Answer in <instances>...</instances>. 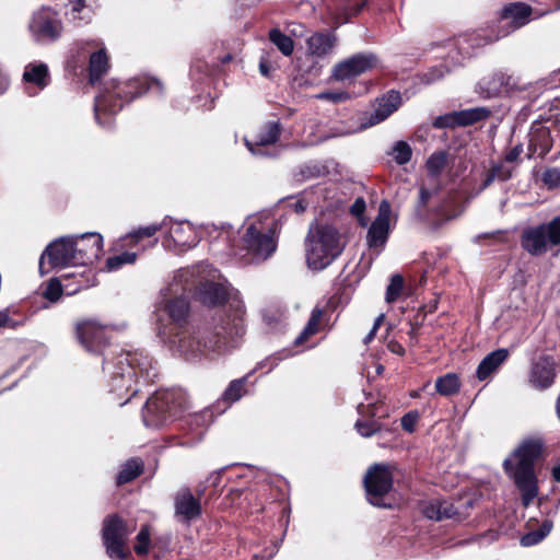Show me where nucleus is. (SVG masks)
Returning <instances> with one entry per match:
<instances>
[{
  "label": "nucleus",
  "instance_id": "5701e85b",
  "mask_svg": "<svg viewBox=\"0 0 560 560\" xmlns=\"http://www.w3.org/2000/svg\"><path fill=\"white\" fill-rule=\"evenodd\" d=\"M175 514L185 522H190L201 514L199 500L188 489H183L176 494Z\"/></svg>",
  "mask_w": 560,
  "mask_h": 560
},
{
  "label": "nucleus",
  "instance_id": "72a5a7b5",
  "mask_svg": "<svg viewBox=\"0 0 560 560\" xmlns=\"http://www.w3.org/2000/svg\"><path fill=\"white\" fill-rule=\"evenodd\" d=\"M322 317L323 311L320 308L316 307L312 311L305 327L294 340V343L296 346L304 343L307 339H310L312 336L319 331Z\"/></svg>",
  "mask_w": 560,
  "mask_h": 560
},
{
  "label": "nucleus",
  "instance_id": "ddd939ff",
  "mask_svg": "<svg viewBox=\"0 0 560 560\" xmlns=\"http://www.w3.org/2000/svg\"><path fill=\"white\" fill-rule=\"evenodd\" d=\"M51 268H66L70 266H80L74 252L73 240L71 236H62L51 242L39 259V270L45 273V259Z\"/></svg>",
  "mask_w": 560,
  "mask_h": 560
},
{
  "label": "nucleus",
  "instance_id": "f8f14e48",
  "mask_svg": "<svg viewBox=\"0 0 560 560\" xmlns=\"http://www.w3.org/2000/svg\"><path fill=\"white\" fill-rule=\"evenodd\" d=\"M364 487L369 502L375 506L386 508L384 497L393 487V474L387 465L375 464L364 477Z\"/></svg>",
  "mask_w": 560,
  "mask_h": 560
},
{
  "label": "nucleus",
  "instance_id": "3c124183",
  "mask_svg": "<svg viewBox=\"0 0 560 560\" xmlns=\"http://www.w3.org/2000/svg\"><path fill=\"white\" fill-rule=\"evenodd\" d=\"M424 515L434 521H442V512L440 506V501L431 502L423 509Z\"/></svg>",
  "mask_w": 560,
  "mask_h": 560
},
{
  "label": "nucleus",
  "instance_id": "79ce46f5",
  "mask_svg": "<svg viewBox=\"0 0 560 560\" xmlns=\"http://www.w3.org/2000/svg\"><path fill=\"white\" fill-rule=\"evenodd\" d=\"M137 259V254L131 252H124L119 255L108 257L106 260V270L116 271L124 265L133 264Z\"/></svg>",
  "mask_w": 560,
  "mask_h": 560
},
{
  "label": "nucleus",
  "instance_id": "e2e57ef3",
  "mask_svg": "<svg viewBox=\"0 0 560 560\" xmlns=\"http://www.w3.org/2000/svg\"><path fill=\"white\" fill-rule=\"evenodd\" d=\"M14 327L15 324L12 323V320L10 319V316H9V313L7 310L4 311H0V327Z\"/></svg>",
  "mask_w": 560,
  "mask_h": 560
},
{
  "label": "nucleus",
  "instance_id": "c03bdc74",
  "mask_svg": "<svg viewBox=\"0 0 560 560\" xmlns=\"http://www.w3.org/2000/svg\"><path fill=\"white\" fill-rule=\"evenodd\" d=\"M404 289V278L400 275H394L387 285L385 301L387 303L395 302L401 294Z\"/></svg>",
  "mask_w": 560,
  "mask_h": 560
},
{
  "label": "nucleus",
  "instance_id": "6e6552de",
  "mask_svg": "<svg viewBox=\"0 0 560 560\" xmlns=\"http://www.w3.org/2000/svg\"><path fill=\"white\" fill-rule=\"evenodd\" d=\"M183 411V397L175 390H158L148 398L142 410L145 427L162 428Z\"/></svg>",
  "mask_w": 560,
  "mask_h": 560
},
{
  "label": "nucleus",
  "instance_id": "f03ea898",
  "mask_svg": "<svg viewBox=\"0 0 560 560\" xmlns=\"http://www.w3.org/2000/svg\"><path fill=\"white\" fill-rule=\"evenodd\" d=\"M103 370L107 375L109 392L117 395L119 405L124 406L139 392V384H149L158 373L152 358L142 351L120 352L113 360H105Z\"/></svg>",
  "mask_w": 560,
  "mask_h": 560
},
{
  "label": "nucleus",
  "instance_id": "5fc2aeb1",
  "mask_svg": "<svg viewBox=\"0 0 560 560\" xmlns=\"http://www.w3.org/2000/svg\"><path fill=\"white\" fill-rule=\"evenodd\" d=\"M378 407H380V402H368L366 405L364 404H360L358 406V412L361 415V416H368L370 418H373L375 416L378 415Z\"/></svg>",
  "mask_w": 560,
  "mask_h": 560
},
{
  "label": "nucleus",
  "instance_id": "a19ab883",
  "mask_svg": "<svg viewBox=\"0 0 560 560\" xmlns=\"http://www.w3.org/2000/svg\"><path fill=\"white\" fill-rule=\"evenodd\" d=\"M390 155L398 165H405L410 161L412 150L406 141H397L393 145Z\"/></svg>",
  "mask_w": 560,
  "mask_h": 560
},
{
  "label": "nucleus",
  "instance_id": "a878e982",
  "mask_svg": "<svg viewBox=\"0 0 560 560\" xmlns=\"http://www.w3.org/2000/svg\"><path fill=\"white\" fill-rule=\"evenodd\" d=\"M552 148L550 130L542 126H533L529 132L528 158H544Z\"/></svg>",
  "mask_w": 560,
  "mask_h": 560
},
{
  "label": "nucleus",
  "instance_id": "6e6d98bb",
  "mask_svg": "<svg viewBox=\"0 0 560 560\" xmlns=\"http://www.w3.org/2000/svg\"><path fill=\"white\" fill-rule=\"evenodd\" d=\"M433 126L436 128H446V127L457 126V120L455 119V112L453 114L439 116L434 120Z\"/></svg>",
  "mask_w": 560,
  "mask_h": 560
},
{
  "label": "nucleus",
  "instance_id": "4c0bfd02",
  "mask_svg": "<svg viewBox=\"0 0 560 560\" xmlns=\"http://www.w3.org/2000/svg\"><path fill=\"white\" fill-rule=\"evenodd\" d=\"M447 164V153L438 151L432 153L425 162L428 174L431 177H439Z\"/></svg>",
  "mask_w": 560,
  "mask_h": 560
},
{
  "label": "nucleus",
  "instance_id": "f3484780",
  "mask_svg": "<svg viewBox=\"0 0 560 560\" xmlns=\"http://www.w3.org/2000/svg\"><path fill=\"white\" fill-rule=\"evenodd\" d=\"M375 56L373 54H355L338 62L332 69V78L345 81L355 78L373 67Z\"/></svg>",
  "mask_w": 560,
  "mask_h": 560
},
{
  "label": "nucleus",
  "instance_id": "8fccbe9b",
  "mask_svg": "<svg viewBox=\"0 0 560 560\" xmlns=\"http://www.w3.org/2000/svg\"><path fill=\"white\" fill-rule=\"evenodd\" d=\"M544 183L549 187H557L560 185V170L559 168H548L542 174Z\"/></svg>",
  "mask_w": 560,
  "mask_h": 560
},
{
  "label": "nucleus",
  "instance_id": "7ed1b4c3",
  "mask_svg": "<svg viewBox=\"0 0 560 560\" xmlns=\"http://www.w3.org/2000/svg\"><path fill=\"white\" fill-rule=\"evenodd\" d=\"M145 92L162 94L163 84L159 80L148 77L133 78L125 82L112 80L105 83L94 102L96 124L103 128H109L113 117L122 108L124 104Z\"/></svg>",
  "mask_w": 560,
  "mask_h": 560
},
{
  "label": "nucleus",
  "instance_id": "bf43d9fd",
  "mask_svg": "<svg viewBox=\"0 0 560 560\" xmlns=\"http://www.w3.org/2000/svg\"><path fill=\"white\" fill-rule=\"evenodd\" d=\"M365 207H366V205H365L364 199L361 197L357 198L350 208V212L355 217H361V215H363V213L365 211Z\"/></svg>",
  "mask_w": 560,
  "mask_h": 560
},
{
  "label": "nucleus",
  "instance_id": "7c9ffc66",
  "mask_svg": "<svg viewBox=\"0 0 560 560\" xmlns=\"http://www.w3.org/2000/svg\"><path fill=\"white\" fill-rule=\"evenodd\" d=\"M108 69V57L104 48L93 52L90 57V82L94 84L98 81Z\"/></svg>",
  "mask_w": 560,
  "mask_h": 560
},
{
  "label": "nucleus",
  "instance_id": "393cba45",
  "mask_svg": "<svg viewBox=\"0 0 560 560\" xmlns=\"http://www.w3.org/2000/svg\"><path fill=\"white\" fill-rule=\"evenodd\" d=\"M532 15V8L525 3H512L504 7L501 11V22L515 31L526 25Z\"/></svg>",
  "mask_w": 560,
  "mask_h": 560
},
{
  "label": "nucleus",
  "instance_id": "b1692460",
  "mask_svg": "<svg viewBox=\"0 0 560 560\" xmlns=\"http://www.w3.org/2000/svg\"><path fill=\"white\" fill-rule=\"evenodd\" d=\"M23 80L26 83L27 93L35 95L49 83L48 68L45 63H30L25 67Z\"/></svg>",
  "mask_w": 560,
  "mask_h": 560
},
{
  "label": "nucleus",
  "instance_id": "052dcab7",
  "mask_svg": "<svg viewBox=\"0 0 560 560\" xmlns=\"http://www.w3.org/2000/svg\"><path fill=\"white\" fill-rule=\"evenodd\" d=\"M317 98L328 100L331 102H339L345 98L343 93L323 92L317 95Z\"/></svg>",
  "mask_w": 560,
  "mask_h": 560
},
{
  "label": "nucleus",
  "instance_id": "ea45409f",
  "mask_svg": "<svg viewBox=\"0 0 560 560\" xmlns=\"http://www.w3.org/2000/svg\"><path fill=\"white\" fill-rule=\"evenodd\" d=\"M166 226L167 218H165L161 223H153L148 226L139 228L133 232L129 233L127 236L131 237L137 243L143 237H151L159 231L165 230Z\"/></svg>",
  "mask_w": 560,
  "mask_h": 560
},
{
  "label": "nucleus",
  "instance_id": "2f4dec72",
  "mask_svg": "<svg viewBox=\"0 0 560 560\" xmlns=\"http://www.w3.org/2000/svg\"><path fill=\"white\" fill-rule=\"evenodd\" d=\"M514 167L508 165V163L498 162L492 163L490 170L487 172L482 184L481 189H486L489 187L494 180L505 182L512 177Z\"/></svg>",
  "mask_w": 560,
  "mask_h": 560
},
{
  "label": "nucleus",
  "instance_id": "37998d69",
  "mask_svg": "<svg viewBox=\"0 0 560 560\" xmlns=\"http://www.w3.org/2000/svg\"><path fill=\"white\" fill-rule=\"evenodd\" d=\"M150 537L151 532L148 525L141 527L140 532L136 536V545L133 547L135 552L138 556H144L149 552L150 549Z\"/></svg>",
  "mask_w": 560,
  "mask_h": 560
},
{
  "label": "nucleus",
  "instance_id": "9b49d317",
  "mask_svg": "<svg viewBox=\"0 0 560 560\" xmlns=\"http://www.w3.org/2000/svg\"><path fill=\"white\" fill-rule=\"evenodd\" d=\"M28 32L35 43L49 45L61 38L63 23L56 10L42 7L32 13Z\"/></svg>",
  "mask_w": 560,
  "mask_h": 560
},
{
  "label": "nucleus",
  "instance_id": "58836bf2",
  "mask_svg": "<svg viewBox=\"0 0 560 560\" xmlns=\"http://www.w3.org/2000/svg\"><path fill=\"white\" fill-rule=\"evenodd\" d=\"M245 383L246 377L232 381L223 393V400L232 404L241 399L246 393Z\"/></svg>",
  "mask_w": 560,
  "mask_h": 560
},
{
  "label": "nucleus",
  "instance_id": "a211bd4d",
  "mask_svg": "<svg viewBox=\"0 0 560 560\" xmlns=\"http://www.w3.org/2000/svg\"><path fill=\"white\" fill-rule=\"evenodd\" d=\"M71 237L80 266H85L98 258L103 250V237L101 234L89 232Z\"/></svg>",
  "mask_w": 560,
  "mask_h": 560
},
{
  "label": "nucleus",
  "instance_id": "dca6fc26",
  "mask_svg": "<svg viewBox=\"0 0 560 560\" xmlns=\"http://www.w3.org/2000/svg\"><path fill=\"white\" fill-rule=\"evenodd\" d=\"M392 206L387 200H382L378 212L366 234V244L370 248L381 250L386 244L390 232Z\"/></svg>",
  "mask_w": 560,
  "mask_h": 560
},
{
  "label": "nucleus",
  "instance_id": "2eb2a0df",
  "mask_svg": "<svg viewBox=\"0 0 560 560\" xmlns=\"http://www.w3.org/2000/svg\"><path fill=\"white\" fill-rule=\"evenodd\" d=\"M167 236L163 241L166 248L184 252L195 247L199 242L196 229L188 221L173 222L167 218Z\"/></svg>",
  "mask_w": 560,
  "mask_h": 560
},
{
  "label": "nucleus",
  "instance_id": "09e8293b",
  "mask_svg": "<svg viewBox=\"0 0 560 560\" xmlns=\"http://www.w3.org/2000/svg\"><path fill=\"white\" fill-rule=\"evenodd\" d=\"M447 72H448V69L443 65L433 67L428 72H425L423 74L422 81L425 84H431V83L442 79Z\"/></svg>",
  "mask_w": 560,
  "mask_h": 560
},
{
  "label": "nucleus",
  "instance_id": "39448f33",
  "mask_svg": "<svg viewBox=\"0 0 560 560\" xmlns=\"http://www.w3.org/2000/svg\"><path fill=\"white\" fill-rule=\"evenodd\" d=\"M345 241L332 225H312L305 241L306 262L312 270L328 267L343 250Z\"/></svg>",
  "mask_w": 560,
  "mask_h": 560
},
{
  "label": "nucleus",
  "instance_id": "9d476101",
  "mask_svg": "<svg viewBox=\"0 0 560 560\" xmlns=\"http://www.w3.org/2000/svg\"><path fill=\"white\" fill-rule=\"evenodd\" d=\"M136 529L133 522L128 523L118 515H109L103 522L102 538L107 556L113 560H125L130 551L127 540Z\"/></svg>",
  "mask_w": 560,
  "mask_h": 560
},
{
  "label": "nucleus",
  "instance_id": "a18cd8bd",
  "mask_svg": "<svg viewBox=\"0 0 560 560\" xmlns=\"http://www.w3.org/2000/svg\"><path fill=\"white\" fill-rule=\"evenodd\" d=\"M354 428L362 438H371L372 435L381 431L382 425L378 421L373 419H359L357 420Z\"/></svg>",
  "mask_w": 560,
  "mask_h": 560
},
{
  "label": "nucleus",
  "instance_id": "bb28decb",
  "mask_svg": "<svg viewBox=\"0 0 560 560\" xmlns=\"http://www.w3.org/2000/svg\"><path fill=\"white\" fill-rule=\"evenodd\" d=\"M401 104V96L399 92L390 91L386 96H384L374 113L371 114L369 122L364 125V127L374 126L380 124L389 117Z\"/></svg>",
  "mask_w": 560,
  "mask_h": 560
},
{
  "label": "nucleus",
  "instance_id": "680f3d73",
  "mask_svg": "<svg viewBox=\"0 0 560 560\" xmlns=\"http://www.w3.org/2000/svg\"><path fill=\"white\" fill-rule=\"evenodd\" d=\"M387 348L390 352H393L395 354H398V355L405 354V348L402 347V345H400L396 340H390L387 345Z\"/></svg>",
  "mask_w": 560,
  "mask_h": 560
},
{
  "label": "nucleus",
  "instance_id": "aec40b11",
  "mask_svg": "<svg viewBox=\"0 0 560 560\" xmlns=\"http://www.w3.org/2000/svg\"><path fill=\"white\" fill-rule=\"evenodd\" d=\"M556 361L550 355L540 357L532 366L529 383L537 389L550 387L556 378Z\"/></svg>",
  "mask_w": 560,
  "mask_h": 560
},
{
  "label": "nucleus",
  "instance_id": "412c9836",
  "mask_svg": "<svg viewBox=\"0 0 560 560\" xmlns=\"http://www.w3.org/2000/svg\"><path fill=\"white\" fill-rule=\"evenodd\" d=\"M338 37L334 31L316 32L306 39V51L313 58L323 59L334 52Z\"/></svg>",
  "mask_w": 560,
  "mask_h": 560
},
{
  "label": "nucleus",
  "instance_id": "423d86ee",
  "mask_svg": "<svg viewBox=\"0 0 560 560\" xmlns=\"http://www.w3.org/2000/svg\"><path fill=\"white\" fill-rule=\"evenodd\" d=\"M259 217H249L242 237L238 257L245 264H259L268 259L277 249L275 233L269 224Z\"/></svg>",
  "mask_w": 560,
  "mask_h": 560
},
{
  "label": "nucleus",
  "instance_id": "e433bc0d",
  "mask_svg": "<svg viewBox=\"0 0 560 560\" xmlns=\"http://www.w3.org/2000/svg\"><path fill=\"white\" fill-rule=\"evenodd\" d=\"M270 42L287 57L291 56L294 50V43L292 38L278 28H272L269 32Z\"/></svg>",
  "mask_w": 560,
  "mask_h": 560
},
{
  "label": "nucleus",
  "instance_id": "13d9d810",
  "mask_svg": "<svg viewBox=\"0 0 560 560\" xmlns=\"http://www.w3.org/2000/svg\"><path fill=\"white\" fill-rule=\"evenodd\" d=\"M442 520L452 518L456 515L457 511L454 505L446 501H440Z\"/></svg>",
  "mask_w": 560,
  "mask_h": 560
},
{
  "label": "nucleus",
  "instance_id": "de8ad7c7",
  "mask_svg": "<svg viewBox=\"0 0 560 560\" xmlns=\"http://www.w3.org/2000/svg\"><path fill=\"white\" fill-rule=\"evenodd\" d=\"M304 179L317 178L326 174V167L317 162L304 164L300 170Z\"/></svg>",
  "mask_w": 560,
  "mask_h": 560
},
{
  "label": "nucleus",
  "instance_id": "338daca9",
  "mask_svg": "<svg viewBox=\"0 0 560 560\" xmlns=\"http://www.w3.org/2000/svg\"><path fill=\"white\" fill-rule=\"evenodd\" d=\"M551 524L549 522H545L537 530L541 534L544 533V538L550 533Z\"/></svg>",
  "mask_w": 560,
  "mask_h": 560
},
{
  "label": "nucleus",
  "instance_id": "1a4fd4ad",
  "mask_svg": "<svg viewBox=\"0 0 560 560\" xmlns=\"http://www.w3.org/2000/svg\"><path fill=\"white\" fill-rule=\"evenodd\" d=\"M524 250L533 256H541L548 250L560 247V215L547 223L525 229L521 236Z\"/></svg>",
  "mask_w": 560,
  "mask_h": 560
},
{
  "label": "nucleus",
  "instance_id": "cd10ccee",
  "mask_svg": "<svg viewBox=\"0 0 560 560\" xmlns=\"http://www.w3.org/2000/svg\"><path fill=\"white\" fill-rule=\"evenodd\" d=\"M509 350L505 348L497 349L487 354L479 363L476 376L479 381L487 380L492 373L497 372L498 369L508 360Z\"/></svg>",
  "mask_w": 560,
  "mask_h": 560
},
{
  "label": "nucleus",
  "instance_id": "49530a36",
  "mask_svg": "<svg viewBox=\"0 0 560 560\" xmlns=\"http://www.w3.org/2000/svg\"><path fill=\"white\" fill-rule=\"evenodd\" d=\"M61 294V281L58 278L50 279L43 292V296L50 302H57L60 299Z\"/></svg>",
  "mask_w": 560,
  "mask_h": 560
},
{
  "label": "nucleus",
  "instance_id": "0eeeda50",
  "mask_svg": "<svg viewBox=\"0 0 560 560\" xmlns=\"http://www.w3.org/2000/svg\"><path fill=\"white\" fill-rule=\"evenodd\" d=\"M188 270H179L172 283L161 291L162 300L158 306L159 313H164L171 319V326L164 327L166 331H177L184 328L189 314V300L187 295ZM162 329L161 327L159 330Z\"/></svg>",
  "mask_w": 560,
  "mask_h": 560
},
{
  "label": "nucleus",
  "instance_id": "4d7b16f0",
  "mask_svg": "<svg viewBox=\"0 0 560 560\" xmlns=\"http://www.w3.org/2000/svg\"><path fill=\"white\" fill-rule=\"evenodd\" d=\"M522 153L523 144L518 143L505 153L503 161L508 164L515 163L520 160Z\"/></svg>",
  "mask_w": 560,
  "mask_h": 560
},
{
  "label": "nucleus",
  "instance_id": "c85d7f7f",
  "mask_svg": "<svg viewBox=\"0 0 560 560\" xmlns=\"http://www.w3.org/2000/svg\"><path fill=\"white\" fill-rule=\"evenodd\" d=\"M198 296L205 305L218 306L225 302L228 290L223 284L206 282L200 285Z\"/></svg>",
  "mask_w": 560,
  "mask_h": 560
},
{
  "label": "nucleus",
  "instance_id": "f257e3e1",
  "mask_svg": "<svg viewBox=\"0 0 560 560\" xmlns=\"http://www.w3.org/2000/svg\"><path fill=\"white\" fill-rule=\"evenodd\" d=\"M244 334L241 314L222 322L214 328L184 327L177 331L160 329L161 340L168 347L173 354L186 361H199L211 353L221 354L236 347V339Z\"/></svg>",
  "mask_w": 560,
  "mask_h": 560
},
{
  "label": "nucleus",
  "instance_id": "c9c22d12",
  "mask_svg": "<svg viewBox=\"0 0 560 560\" xmlns=\"http://www.w3.org/2000/svg\"><path fill=\"white\" fill-rule=\"evenodd\" d=\"M143 470V463L140 459L131 458L127 460L119 474L117 475V485H124L132 481L139 475H141Z\"/></svg>",
  "mask_w": 560,
  "mask_h": 560
},
{
  "label": "nucleus",
  "instance_id": "20e7f679",
  "mask_svg": "<svg viewBox=\"0 0 560 560\" xmlns=\"http://www.w3.org/2000/svg\"><path fill=\"white\" fill-rule=\"evenodd\" d=\"M542 448L540 439H526L503 463L505 472L521 493L524 506H528L538 495V479L534 466L541 456Z\"/></svg>",
  "mask_w": 560,
  "mask_h": 560
},
{
  "label": "nucleus",
  "instance_id": "774afa93",
  "mask_svg": "<svg viewBox=\"0 0 560 560\" xmlns=\"http://www.w3.org/2000/svg\"><path fill=\"white\" fill-rule=\"evenodd\" d=\"M551 475L555 481L560 482V464L552 468Z\"/></svg>",
  "mask_w": 560,
  "mask_h": 560
},
{
  "label": "nucleus",
  "instance_id": "603ef678",
  "mask_svg": "<svg viewBox=\"0 0 560 560\" xmlns=\"http://www.w3.org/2000/svg\"><path fill=\"white\" fill-rule=\"evenodd\" d=\"M544 539V533H539L538 530L529 532L522 536L521 545L524 547H530L539 544Z\"/></svg>",
  "mask_w": 560,
  "mask_h": 560
},
{
  "label": "nucleus",
  "instance_id": "69168bd1",
  "mask_svg": "<svg viewBox=\"0 0 560 560\" xmlns=\"http://www.w3.org/2000/svg\"><path fill=\"white\" fill-rule=\"evenodd\" d=\"M289 206L296 213H301V212L305 211V209H306V203L303 200H294V201L290 202Z\"/></svg>",
  "mask_w": 560,
  "mask_h": 560
},
{
  "label": "nucleus",
  "instance_id": "473e14b6",
  "mask_svg": "<svg viewBox=\"0 0 560 560\" xmlns=\"http://www.w3.org/2000/svg\"><path fill=\"white\" fill-rule=\"evenodd\" d=\"M490 115L491 110L481 106L455 112V119L457 126H469L487 119Z\"/></svg>",
  "mask_w": 560,
  "mask_h": 560
},
{
  "label": "nucleus",
  "instance_id": "0e129e2a",
  "mask_svg": "<svg viewBox=\"0 0 560 560\" xmlns=\"http://www.w3.org/2000/svg\"><path fill=\"white\" fill-rule=\"evenodd\" d=\"M430 198H431V192L427 188L421 187L420 195H419V203L421 206H425Z\"/></svg>",
  "mask_w": 560,
  "mask_h": 560
},
{
  "label": "nucleus",
  "instance_id": "4468645a",
  "mask_svg": "<svg viewBox=\"0 0 560 560\" xmlns=\"http://www.w3.org/2000/svg\"><path fill=\"white\" fill-rule=\"evenodd\" d=\"M518 78L503 71H495L482 78L476 85V93L485 98H493L521 90Z\"/></svg>",
  "mask_w": 560,
  "mask_h": 560
},
{
  "label": "nucleus",
  "instance_id": "c756f323",
  "mask_svg": "<svg viewBox=\"0 0 560 560\" xmlns=\"http://www.w3.org/2000/svg\"><path fill=\"white\" fill-rule=\"evenodd\" d=\"M66 15L77 25L89 23L92 19V10L85 4V0H66Z\"/></svg>",
  "mask_w": 560,
  "mask_h": 560
},
{
  "label": "nucleus",
  "instance_id": "864d4df0",
  "mask_svg": "<svg viewBox=\"0 0 560 560\" xmlns=\"http://www.w3.org/2000/svg\"><path fill=\"white\" fill-rule=\"evenodd\" d=\"M417 412H408L401 418V427L405 431L412 433L416 429V424L418 421Z\"/></svg>",
  "mask_w": 560,
  "mask_h": 560
},
{
  "label": "nucleus",
  "instance_id": "4be33fe9",
  "mask_svg": "<svg viewBox=\"0 0 560 560\" xmlns=\"http://www.w3.org/2000/svg\"><path fill=\"white\" fill-rule=\"evenodd\" d=\"M280 124L277 121H268L264 125V127L259 130L256 136L255 141L245 140L247 149L254 155H266L267 152L265 148L269 144H273L278 141L280 136Z\"/></svg>",
  "mask_w": 560,
  "mask_h": 560
},
{
  "label": "nucleus",
  "instance_id": "6ab92c4d",
  "mask_svg": "<svg viewBox=\"0 0 560 560\" xmlns=\"http://www.w3.org/2000/svg\"><path fill=\"white\" fill-rule=\"evenodd\" d=\"M77 336L86 351L98 353L105 346L107 335L106 327L94 320H86L77 326Z\"/></svg>",
  "mask_w": 560,
  "mask_h": 560
},
{
  "label": "nucleus",
  "instance_id": "f704fd0d",
  "mask_svg": "<svg viewBox=\"0 0 560 560\" xmlns=\"http://www.w3.org/2000/svg\"><path fill=\"white\" fill-rule=\"evenodd\" d=\"M460 380L456 373H447L435 381V389L442 396H452L459 392Z\"/></svg>",
  "mask_w": 560,
  "mask_h": 560
}]
</instances>
